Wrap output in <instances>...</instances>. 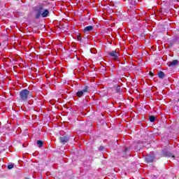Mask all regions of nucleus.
Masks as SVG:
<instances>
[{"instance_id": "15", "label": "nucleus", "mask_w": 179, "mask_h": 179, "mask_svg": "<svg viewBox=\"0 0 179 179\" xmlns=\"http://www.w3.org/2000/svg\"><path fill=\"white\" fill-rule=\"evenodd\" d=\"M77 40H78V41H82V36H81L80 35H78V36H77Z\"/></svg>"}, {"instance_id": "5", "label": "nucleus", "mask_w": 179, "mask_h": 179, "mask_svg": "<svg viewBox=\"0 0 179 179\" xmlns=\"http://www.w3.org/2000/svg\"><path fill=\"white\" fill-rule=\"evenodd\" d=\"M59 141L62 143V145H65L66 143H68L69 142V137L66 136H63L59 137Z\"/></svg>"}, {"instance_id": "17", "label": "nucleus", "mask_w": 179, "mask_h": 179, "mask_svg": "<svg viewBox=\"0 0 179 179\" xmlns=\"http://www.w3.org/2000/svg\"><path fill=\"white\" fill-rule=\"evenodd\" d=\"M149 75L150 76H155V74L153 73V71H150Z\"/></svg>"}, {"instance_id": "1", "label": "nucleus", "mask_w": 179, "mask_h": 179, "mask_svg": "<svg viewBox=\"0 0 179 179\" xmlns=\"http://www.w3.org/2000/svg\"><path fill=\"white\" fill-rule=\"evenodd\" d=\"M35 17L40 19L41 17H48L50 16V10L45 8V3H40L35 8Z\"/></svg>"}, {"instance_id": "18", "label": "nucleus", "mask_w": 179, "mask_h": 179, "mask_svg": "<svg viewBox=\"0 0 179 179\" xmlns=\"http://www.w3.org/2000/svg\"><path fill=\"white\" fill-rule=\"evenodd\" d=\"M111 66H112L111 70L114 71L115 69V66L114 64H112Z\"/></svg>"}, {"instance_id": "7", "label": "nucleus", "mask_w": 179, "mask_h": 179, "mask_svg": "<svg viewBox=\"0 0 179 179\" xmlns=\"http://www.w3.org/2000/svg\"><path fill=\"white\" fill-rule=\"evenodd\" d=\"M146 163H153L155 162V157L152 155H148L145 157Z\"/></svg>"}, {"instance_id": "14", "label": "nucleus", "mask_w": 179, "mask_h": 179, "mask_svg": "<svg viewBox=\"0 0 179 179\" xmlns=\"http://www.w3.org/2000/svg\"><path fill=\"white\" fill-rule=\"evenodd\" d=\"M14 167H15V164H13L8 165V170H12V169H13Z\"/></svg>"}, {"instance_id": "2", "label": "nucleus", "mask_w": 179, "mask_h": 179, "mask_svg": "<svg viewBox=\"0 0 179 179\" xmlns=\"http://www.w3.org/2000/svg\"><path fill=\"white\" fill-rule=\"evenodd\" d=\"M29 97H31V92L29 90L24 89L20 91V100H21L22 103H26Z\"/></svg>"}, {"instance_id": "11", "label": "nucleus", "mask_w": 179, "mask_h": 179, "mask_svg": "<svg viewBox=\"0 0 179 179\" xmlns=\"http://www.w3.org/2000/svg\"><path fill=\"white\" fill-rule=\"evenodd\" d=\"M36 144L38 145V148H43V146H44V141H41V140H38L36 141Z\"/></svg>"}, {"instance_id": "10", "label": "nucleus", "mask_w": 179, "mask_h": 179, "mask_svg": "<svg viewBox=\"0 0 179 179\" xmlns=\"http://www.w3.org/2000/svg\"><path fill=\"white\" fill-rule=\"evenodd\" d=\"M166 76V74H164V72L159 71H158V77L159 78V79H164Z\"/></svg>"}, {"instance_id": "19", "label": "nucleus", "mask_w": 179, "mask_h": 179, "mask_svg": "<svg viewBox=\"0 0 179 179\" xmlns=\"http://www.w3.org/2000/svg\"><path fill=\"white\" fill-rule=\"evenodd\" d=\"M127 150H128V148H126V149H125V152H127Z\"/></svg>"}, {"instance_id": "9", "label": "nucleus", "mask_w": 179, "mask_h": 179, "mask_svg": "<svg viewBox=\"0 0 179 179\" xmlns=\"http://www.w3.org/2000/svg\"><path fill=\"white\" fill-rule=\"evenodd\" d=\"M177 65H178V60L177 59L170 62L168 64V66H177Z\"/></svg>"}, {"instance_id": "3", "label": "nucleus", "mask_w": 179, "mask_h": 179, "mask_svg": "<svg viewBox=\"0 0 179 179\" xmlns=\"http://www.w3.org/2000/svg\"><path fill=\"white\" fill-rule=\"evenodd\" d=\"M87 93H90V87L87 85H85L83 90L78 91L76 94L77 97H82L85 94H87Z\"/></svg>"}, {"instance_id": "4", "label": "nucleus", "mask_w": 179, "mask_h": 179, "mask_svg": "<svg viewBox=\"0 0 179 179\" xmlns=\"http://www.w3.org/2000/svg\"><path fill=\"white\" fill-rule=\"evenodd\" d=\"M108 55H109V57H111L114 61H117V59H118V52H117V50L108 52Z\"/></svg>"}, {"instance_id": "12", "label": "nucleus", "mask_w": 179, "mask_h": 179, "mask_svg": "<svg viewBox=\"0 0 179 179\" xmlns=\"http://www.w3.org/2000/svg\"><path fill=\"white\" fill-rule=\"evenodd\" d=\"M149 120L150 122H155V121H156V117L153 115H151L149 117Z\"/></svg>"}, {"instance_id": "13", "label": "nucleus", "mask_w": 179, "mask_h": 179, "mask_svg": "<svg viewBox=\"0 0 179 179\" xmlns=\"http://www.w3.org/2000/svg\"><path fill=\"white\" fill-rule=\"evenodd\" d=\"M115 91H116V93H121V87H120V86H117L115 87Z\"/></svg>"}, {"instance_id": "8", "label": "nucleus", "mask_w": 179, "mask_h": 179, "mask_svg": "<svg viewBox=\"0 0 179 179\" xmlns=\"http://www.w3.org/2000/svg\"><path fill=\"white\" fill-rule=\"evenodd\" d=\"M138 2H139V0H130V8H136Z\"/></svg>"}, {"instance_id": "16", "label": "nucleus", "mask_w": 179, "mask_h": 179, "mask_svg": "<svg viewBox=\"0 0 179 179\" xmlns=\"http://www.w3.org/2000/svg\"><path fill=\"white\" fill-rule=\"evenodd\" d=\"M167 156H169V157H176L174 155H173V154L171 153H168Z\"/></svg>"}, {"instance_id": "6", "label": "nucleus", "mask_w": 179, "mask_h": 179, "mask_svg": "<svg viewBox=\"0 0 179 179\" xmlns=\"http://www.w3.org/2000/svg\"><path fill=\"white\" fill-rule=\"evenodd\" d=\"M93 30H94V27L92 26V25H90V26L86 27L83 29V31H84V33H86L87 34L88 33H90V31H92Z\"/></svg>"}]
</instances>
